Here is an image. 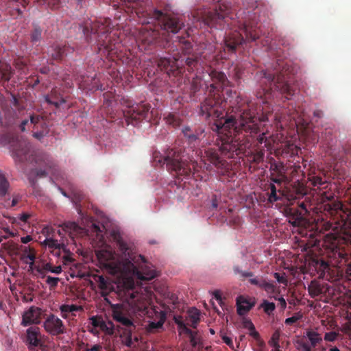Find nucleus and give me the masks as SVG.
Listing matches in <instances>:
<instances>
[{
  "label": "nucleus",
  "mask_w": 351,
  "mask_h": 351,
  "mask_svg": "<svg viewBox=\"0 0 351 351\" xmlns=\"http://www.w3.org/2000/svg\"><path fill=\"white\" fill-rule=\"evenodd\" d=\"M209 97L200 107V114L206 119L213 118V131L221 134V145L218 149L208 148L204 149L207 160L215 166L223 165L221 158H233L241 157L252 145V138L260 132L258 123H254V112H247L245 108L237 115L225 118L221 110L223 100Z\"/></svg>",
  "instance_id": "nucleus-1"
},
{
  "label": "nucleus",
  "mask_w": 351,
  "mask_h": 351,
  "mask_svg": "<svg viewBox=\"0 0 351 351\" xmlns=\"http://www.w3.org/2000/svg\"><path fill=\"white\" fill-rule=\"evenodd\" d=\"M10 101L0 93V133L2 140L10 145L12 157L17 162L35 163L36 175L54 174L58 169L55 160L46 154L36 155L29 143L15 132L17 113L10 106Z\"/></svg>",
  "instance_id": "nucleus-2"
},
{
  "label": "nucleus",
  "mask_w": 351,
  "mask_h": 351,
  "mask_svg": "<svg viewBox=\"0 0 351 351\" xmlns=\"http://www.w3.org/2000/svg\"><path fill=\"white\" fill-rule=\"evenodd\" d=\"M111 237L120 253L119 258L116 259L114 253L109 250H97L96 255L112 274L128 277L125 285L134 279L149 281L156 276V271L151 268L145 258L137 254L134 243L124 239L118 231H112Z\"/></svg>",
  "instance_id": "nucleus-3"
},
{
  "label": "nucleus",
  "mask_w": 351,
  "mask_h": 351,
  "mask_svg": "<svg viewBox=\"0 0 351 351\" xmlns=\"http://www.w3.org/2000/svg\"><path fill=\"white\" fill-rule=\"evenodd\" d=\"M182 132L189 147L169 149L165 155L155 151L152 156V163L154 167L165 169L170 173H175L176 176H189L191 169H195V164H197L198 159L206 164V154L198 148L204 137V129L201 127L192 129L189 126H184Z\"/></svg>",
  "instance_id": "nucleus-4"
},
{
  "label": "nucleus",
  "mask_w": 351,
  "mask_h": 351,
  "mask_svg": "<svg viewBox=\"0 0 351 351\" xmlns=\"http://www.w3.org/2000/svg\"><path fill=\"white\" fill-rule=\"evenodd\" d=\"M208 74V79L205 80L208 96L204 101L209 97L215 99V100H217L218 97L221 98L223 100V103L221 104V110L225 118L230 115H237V119L239 120L238 114L243 108H245L247 112H254L255 123H257V121H268L267 112L265 110L264 107L261 108L260 104H255L252 101L240 104L241 99L237 95L236 92H232L229 89L226 90L227 97H224L222 92L223 88L229 85L230 82L223 72L210 69Z\"/></svg>",
  "instance_id": "nucleus-5"
},
{
  "label": "nucleus",
  "mask_w": 351,
  "mask_h": 351,
  "mask_svg": "<svg viewBox=\"0 0 351 351\" xmlns=\"http://www.w3.org/2000/svg\"><path fill=\"white\" fill-rule=\"evenodd\" d=\"M208 74V79L205 80L208 96L204 101L209 97L215 99V100H217L218 97L221 98L223 100V103L221 104V110L225 118L230 115H237V119L239 120L238 114L243 108H245L247 112H254L255 123H257V121H268L267 112L265 110L264 107L261 108L260 104H255L252 101L240 104L241 99L237 95L236 92H232L229 89L226 90L227 97H224L222 92L223 88L229 85L230 82L223 72L210 69Z\"/></svg>",
  "instance_id": "nucleus-6"
},
{
  "label": "nucleus",
  "mask_w": 351,
  "mask_h": 351,
  "mask_svg": "<svg viewBox=\"0 0 351 351\" xmlns=\"http://www.w3.org/2000/svg\"><path fill=\"white\" fill-rule=\"evenodd\" d=\"M111 29V19L104 18L86 22L83 32L89 43L97 45V53L101 59L115 61L120 43L110 36Z\"/></svg>",
  "instance_id": "nucleus-7"
},
{
  "label": "nucleus",
  "mask_w": 351,
  "mask_h": 351,
  "mask_svg": "<svg viewBox=\"0 0 351 351\" xmlns=\"http://www.w3.org/2000/svg\"><path fill=\"white\" fill-rule=\"evenodd\" d=\"M277 63L278 68H275L274 72L263 71L260 73L259 85L261 88L256 91V96L263 104L268 103L272 93L275 91L285 95L287 99L295 93V90L290 84L289 68L278 62Z\"/></svg>",
  "instance_id": "nucleus-8"
},
{
  "label": "nucleus",
  "mask_w": 351,
  "mask_h": 351,
  "mask_svg": "<svg viewBox=\"0 0 351 351\" xmlns=\"http://www.w3.org/2000/svg\"><path fill=\"white\" fill-rule=\"evenodd\" d=\"M270 181L265 184V191H267L268 195V201L270 203L278 201L281 198V196L285 197L287 200L291 201L303 197L308 193V190L313 189L314 191H321L325 189L328 186V180L325 178L326 177H306L307 180H304L306 182L305 185L302 182L297 181V183L291 184L289 186L286 187V189L281 191L278 189L274 182L280 184L281 179H273L274 177H269ZM306 178V177H304Z\"/></svg>",
  "instance_id": "nucleus-9"
},
{
  "label": "nucleus",
  "mask_w": 351,
  "mask_h": 351,
  "mask_svg": "<svg viewBox=\"0 0 351 351\" xmlns=\"http://www.w3.org/2000/svg\"><path fill=\"white\" fill-rule=\"evenodd\" d=\"M103 96L104 104L100 108L101 115L106 118H114L117 116L119 104L125 107L121 111L128 125H134V122L144 119L149 110V106L145 104H134L129 98L120 97L112 91L104 93Z\"/></svg>",
  "instance_id": "nucleus-10"
},
{
  "label": "nucleus",
  "mask_w": 351,
  "mask_h": 351,
  "mask_svg": "<svg viewBox=\"0 0 351 351\" xmlns=\"http://www.w3.org/2000/svg\"><path fill=\"white\" fill-rule=\"evenodd\" d=\"M123 290V300L126 304H114L112 306V317L114 321L119 324L116 327L117 330L119 332V328H124L123 333L127 335V345L131 346L132 343V328H134L132 318L128 310V305L135 308L138 311H142L145 308L143 303L138 304L143 298L142 294L135 291L134 281L128 282V285H125Z\"/></svg>",
  "instance_id": "nucleus-11"
},
{
  "label": "nucleus",
  "mask_w": 351,
  "mask_h": 351,
  "mask_svg": "<svg viewBox=\"0 0 351 351\" xmlns=\"http://www.w3.org/2000/svg\"><path fill=\"white\" fill-rule=\"evenodd\" d=\"M125 3L126 12L135 13L143 23H158L161 29L172 34L178 33L184 26V23L177 16L165 14L158 10L147 8L140 0H121Z\"/></svg>",
  "instance_id": "nucleus-12"
},
{
  "label": "nucleus",
  "mask_w": 351,
  "mask_h": 351,
  "mask_svg": "<svg viewBox=\"0 0 351 351\" xmlns=\"http://www.w3.org/2000/svg\"><path fill=\"white\" fill-rule=\"evenodd\" d=\"M178 38V44L175 46L176 53L171 58H160L158 60V66L161 70L174 72L182 69L184 66H188V71L191 72L198 64L197 56L191 54L192 45L184 38Z\"/></svg>",
  "instance_id": "nucleus-13"
},
{
  "label": "nucleus",
  "mask_w": 351,
  "mask_h": 351,
  "mask_svg": "<svg viewBox=\"0 0 351 351\" xmlns=\"http://www.w3.org/2000/svg\"><path fill=\"white\" fill-rule=\"evenodd\" d=\"M239 29V31L235 29L226 33L224 37L225 50L228 52H235L237 48L245 42L243 34L247 41H254L259 38L261 33L253 23L247 21L240 22Z\"/></svg>",
  "instance_id": "nucleus-14"
},
{
  "label": "nucleus",
  "mask_w": 351,
  "mask_h": 351,
  "mask_svg": "<svg viewBox=\"0 0 351 351\" xmlns=\"http://www.w3.org/2000/svg\"><path fill=\"white\" fill-rule=\"evenodd\" d=\"M218 5L215 6L214 10L205 12L197 20L202 19L205 25L210 27L224 28L225 25L228 24V15L230 6L221 3V0H217Z\"/></svg>",
  "instance_id": "nucleus-15"
},
{
  "label": "nucleus",
  "mask_w": 351,
  "mask_h": 351,
  "mask_svg": "<svg viewBox=\"0 0 351 351\" xmlns=\"http://www.w3.org/2000/svg\"><path fill=\"white\" fill-rule=\"evenodd\" d=\"M341 238L335 233H328L325 236L324 242L332 250V256L341 265H346V271L351 276V261H348V254L339 246Z\"/></svg>",
  "instance_id": "nucleus-16"
},
{
  "label": "nucleus",
  "mask_w": 351,
  "mask_h": 351,
  "mask_svg": "<svg viewBox=\"0 0 351 351\" xmlns=\"http://www.w3.org/2000/svg\"><path fill=\"white\" fill-rule=\"evenodd\" d=\"M29 119H25L20 125L19 128L22 132L25 130V127L32 126L33 136L41 141L49 132V128L47 124L46 120L43 116L39 114H31Z\"/></svg>",
  "instance_id": "nucleus-17"
},
{
  "label": "nucleus",
  "mask_w": 351,
  "mask_h": 351,
  "mask_svg": "<svg viewBox=\"0 0 351 351\" xmlns=\"http://www.w3.org/2000/svg\"><path fill=\"white\" fill-rule=\"evenodd\" d=\"M147 313L150 317V320L148 321L147 324L148 330L154 332V330L162 328L167 318L166 313L156 307L152 308Z\"/></svg>",
  "instance_id": "nucleus-18"
},
{
  "label": "nucleus",
  "mask_w": 351,
  "mask_h": 351,
  "mask_svg": "<svg viewBox=\"0 0 351 351\" xmlns=\"http://www.w3.org/2000/svg\"><path fill=\"white\" fill-rule=\"evenodd\" d=\"M91 324L95 328H99L106 335H117V328L114 323L108 318L101 316H93L90 317Z\"/></svg>",
  "instance_id": "nucleus-19"
},
{
  "label": "nucleus",
  "mask_w": 351,
  "mask_h": 351,
  "mask_svg": "<svg viewBox=\"0 0 351 351\" xmlns=\"http://www.w3.org/2000/svg\"><path fill=\"white\" fill-rule=\"evenodd\" d=\"M44 328L52 335H59L64 333V326L62 321L54 315L50 314L44 322Z\"/></svg>",
  "instance_id": "nucleus-20"
},
{
  "label": "nucleus",
  "mask_w": 351,
  "mask_h": 351,
  "mask_svg": "<svg viewBox=\"0 0 351 351\" xmlns=\"http://www.w3.org/2000/svg\"><path fill=\"white\" fill-rule=\"evenodd\" d=\"M301 149L299 147L289 142L280 145L275 149V155L278 158H293L298 155Z\"/></svg>",
  "instance_id": "nucleus-21"
},
{
  "label": "nucleus",
  "mask_w": 351,
  "mask_h": 351,
  "mask_svg": "<svg viewBox=\"0 0 351 351\" xmlns=\"http://www.w3.org/2000/svg\"><path fill=\"white\" fill-rule=\"evenodd\" d=\"M160 30L162 31L161 33L156 29H152L151 27L149 29L144 27L141 32L139 39L142 44L146 46H151L156 42L160 34L165 35V34L170 33L162 30L161 28Z\"/></svg>",
  "instance_id": "nucleus-22"
},
{
  "label": "nucleus",
  "mask_w": 351,
  "mask_h": 351,
  "mask_svg": "<svg viewBox=\"0 0 351 351\" xmlns=\"http://www.w3.org/2000/svg\"><path fill=\"white\" fill-rule=\"evenodd\" d=\"M77 84L80 89L87 91H95L102 90V86L99 83V80L95 77H85L81 75L76 78Z\"/></svg>",
  "instance_id": "nucleus-23"
},
{
  "label": "nucleus",
  "mask_w": 351,
  "mask_h": 351,
  "mask_svg": "<svg viewBox=\"0 0 351 351\" xmlns=\"http://www.w3.org/2000/svg\"><path fill=\"white\" fill-rule=\"evenodd\" d=\"M42 311L40 308L31 306L28 311L23 315L21 324L23 326H27L34 324H38L40 322Z\"/></svg>",
  "instance_id": "nucleus-24"
},
{
  "label": "nucleus",
  "mask_w": 351,
  "mask_h": 351,
  "mask_svg": "<svg viewBox=\"0 0 351 351\" xmlns=\"http://www.w3.org/2000/svg\"><path fill=\"white\" fill-rule=\"evenodd\" d=\"M72 51V49L66 45H61L55 44L48 49V54L51 56L53 60H60L66 56L69 53Z\"/></svg>",
  "instance_id": "nucleus-25"
},
{
  "label": "nucleus",
  "mask_w": 351,
  "mask_h": 351,
  "mask_svg": "<svg viewBox=\"0 0 351 351\" xmlns=\"http://www.w3.org/2000/svg\"><path fill=\"white\" fill-rule=\"evenodd\" d=\"M44 99L47 104L54 106L56 108L66 102L60 93V89L57 88H53L49 94L45 95Z\"/></svg>",
  "instance_id": "nucleus-26"
},
{
  "label": "nucleus",
  "mask_w": 351,
  "mask_h": 351,
  "mask_svg": "<svg viewBox=\"0 0 351 351\" xmlns=\"http://www.w3.org/2000/svg\"><path fill=\"white\" fill-rule=\"evenodd\" d=\"M60 227L61 229L58 231V234L62 236L63 233L68 234L72 239L80 234L82 230L75 222H65Z\"/></svg>",
  "instance_id": "nucleus-27"
},
{
  "label": "nucleus",
  "mask_w": 351,
  "mask_h": 351,
  "mask_svg": "<svg viewBox=\"0 0 351 351\" xmlns=\"http://www.w3.org/2000/svg\"><path fill=\"white\" fill-rule=\"evenodd\" d=\"M249 282L263 289H264L267 293H274L275 292V286L272 282H267L263 277H256L250 278Z\"/></svg>",
  "instance_id": "nucleus-28"
},
{
  "label": "nucleus",
  "mask_w": 351,
  "mask_h": 351,
  "mask_svg": "<svg viewBox=\"0 0 351 351\" xmlns=\"http://www.w3.org/2000/svg\"><path fill=\"white\" fill-rule=\"evenodd\" d=\"M42 244L47 246L51 250V252L57 256L61 255V250L65 245L63 243H60L57 239L53 238H46Z\"/></svg>",
  "instance_id": "nucleus-29"
},
{
  "label": "nucleus",
  "mask_w": 351,
  "mask_h": 351,
  "mask_svg": "<svg viewBox=\"0 0 351 351\" xmlns=\"http://www.w3.org/2000/svg\"><path fill=\"white\" fill-rule=\"evenodd\" d=\"M254 306V303H251L243 296H239L237 298V313L239 315H243L251 310Z\"/></svg>",
  "instance_id": "nucleus-30"
},
{
  "label": "nucleus",
  "mask_w": 351,
  "mask_h": 351,
  "mask_svg": "<svg viewBox=\"0 0 351 351\" xmlns=\"http://www.w3.org/2000/svg\"><path fill=\"white\" fill-rule=\"evenodd\" d=\"M324 210L328 213L331 217H335L337 215L341 216L343 213V204L340 202H330L324 204Z\"/></svg>",
  "instance_id": "nucleus-31"
},
{
  "label": "nucleus",
  "mask_w": 351,
  "mask_h": 351,
  "mask_svg": "<svg viewBox=\"0 0 351 351\" xmlns=\"http://www.w3.org/2000/svg\"><path fill=\"white\" fill-rule=\"evenodd\" d=\"M291 210L293 212V217L295 220V222L298 223V224L305 219V216L308 213V209L306 207V204L304 202L298 203V208H292Z\"/></svg>",
  "instance_id": "nucleus-32"
},
{
  "label": "nucleus",
  "mask_w": 351,
  "mask_h": 351,
  "mask_svg": "<svg viewBox=\"0 0 351 351\" xmlns=\"http://www.w3.org/2000/svg\"><path fill=\"white\" fill-rule=\"evenodd\" d=\"M39 335L40 330L39 328L36 326L29 327L27 330V343L32 346H37L39 345Z\"/></svg>",
  "instance_id": "nucleus-33"
},
{
  "label": "nucleus",
  "mask_w": 351,
  "mask_h": 351,
  "mask_svg": "<svg viewBox=\"0 0 351 351\" xmlns=\"http://www.w3.org/2000/svg\"><path fill=\"white\" fill-rule=\"evenodd\" d=\"M94 280L98 284V287L101 291V295L106 296L110 290L111 285L108 282L103 276H95Z\"/></svg>",
  "instance_id": "nucleus-34"
},
{
  "label": "nucleus",
  "mask_w": 351,
  "mask_h": 351,
  "mask_svg": "<svg viewBox=\"0 0 351 351\" xmlns=\"http://www.w3.org/2000/svg\"><path fill=\"white\" fill-rule=\"evenodd\" d=\"M94 280L98 284V287L101 291V295L106 296L110 290L111 285L108 282L103 276H95Z\"/></svg>",
  "instance_id": "nucleus-35"
},
{
  "label": "nucleus",
  "mask_w": 351,
  "mask_h": 351,
  "mask_svg": "<svg viewBox=\"0 0 351 351\" xmlns=\"http://www.w3.org/2000/svg\"><path fill=\"white\" fill-rule=\"evenodd\" d=\"M11 66L7 63L0 64V84L8 82L11 77Z\"/></svg>",
  "instance_id": "nucleus-36"
},
{
  "label": "nucleus",
  "mask_w": 351,
  "mask_h": 351,
  "mask_svg": "<svg viewBox=\"0 0 351 351\" xmlns=\"http://www.w3.org/2000/svg\"><path fill=\"white\" fill-rule=\"evenodd\" d=\"M60 310L62 313V317L66 319L68 317V314L69 313L82 311L83 308L81 306H77L75 304H62L60 306Z\"/></svg>",
  "instance_id": "nucleus-37"
},
{
  "label": "nucleus",
  "mask_w": 351,
  "mask_h": 351,
  "mask_svg": "<svg viewBox=\"0 0 351 351\" xmlns=\"http://www.w3.org/2000/svg\"><path fill=\"white\" fill-rule=\"evenodd\" d=\"M306 336L308 337L311 343V348L316 347L322 341V338L320 334L314 330H307L306 332Z\"/></svg>",
  "instance_id": "nucleus-38"
},
{
  "label": "nucleus",
  "mask_w": 351,
  "mask_h": 351,
  "mask_svg": "<svg viewBox=\"0 0 351 351\" xmlns=\"http://www.w3.org/2000/svg\"><path fill=\"white\" fill-rule=\"evenodd\" d=\"M36 270L38 273L43 275H44L45 272L47 271L56 274H59L62 271V267L61 266L53 267L50 263H45L42 267H38Z\"/></svg>",
  "instance_id": "nucleus-39"
},
{
  "label": "nucleus",
  "mask_w": 351,
  "mask_h": 351,
  "mask_svg": "<svg viewBox=\"0 0 351 351\" xmlns=\"http://www.w3.org/2000/svg\"><path fill=\"white\" fill-rule=\"evenodd\" d=\"M308 291L312 298L317 297L322 293V287L315 280L312 281L308 285Z\"/></svg>",
  "instance_id": "nucleus-40"
},
{
  "label": "nucleus",
  "mask_w": 351,
  "mask_h": 351,
  "mask_svg": "<svg viewBox=\"0 0 351 351\" xmlns=\"http://www.w3.org/2000/svg\"><path fill=\"white\" fill-rule=\"evenodd\" d=\"M165 119L168 125H172L174 128L179 127L182 122V120L178 114H169Z\"/></svg>",
  "instance_id": "nucleus-41"
},
{
  "label": "nucleus",
  "mask_w": 351,
  "mask_h": 351,
  "mask_svg": "<svg viewBox=\"0 0 351 351\" xmlns=\"http://www.w3.org/2000/svg\"><path fill=\"white\" fill-rule=\"evenodd\" d=\"M189 317L192 323V327L195 328L197 323L199 322V311L197 308L191 310L189 311Z\"/></svg>",
  "instance_id": "nucleus-42"
},
{
  "label": "nucleus",
  "mask_w": 351,
  "mask_h": 351,
  "mask_svg": "<svg viewBox=\"0 0 351 351\" xmlns=\"http://www.w3.org/2000/svg\"><path fill=\"white\" fill-rule=\"evenodd\" d=\"M42 36V29L38 26H35L33 31L31 33V41L32 43H36L41 39Z\"/></svg>",
  "instance_id": "nucleus-43"
},
{
  "label": "nucleus",
  "mask_w": 351,
  "mask_h": 351,
  "mask_svg": "<svg viewBox=\"0 0 351 351\" xmlns=\"http://www.w3.org/2000/svg\"><path fill=\"white\" fill-rule=\"evenodd\" d=\"M9 182L5 177H0V196H5L9 188Z\"/></svg>",
  "instance_id": "nucleus-44"
},
{
  "label": "nucleus",
  "mask_w": 351,
  "mask_h": 351,
  "mask_svg": "<svg viewBox=\"0 0 351 351\" xmlns=\"http://www.w3.org/2000/svg\"><path fill=\"white\" fill-rule=\"evenodd\" d=\"M201 88V80L200 79L196 77L193 78L191 84V93L193 94V95L200 90Z\"/></svg>",
  "instance_id": "nucleus-45"
},
{
  "label": "nucleus",
  "mask_w": 351,
  "mask_h": 351,
  "mask_svg": "<svg viewBox=\"0 0 351 351\" xmlns=\"http://www.w3.org/2000/svg\"><path fill=\"white\" fill-rule=\"evenodd\" d=\"M296 348L299 351H312L310 345L303 339L297 341Z\"/></svg>",
  "instance_id": "nucleus-46"
},
{
  "label": "nucleus",
  "mask_w": 351,
  "mask_h": 351,
  "mask_svg": "<svg viewBox=\"0 0 351 351\" xmlns=\"http://www.w3.org/2000/svg\"><path fill=\"white\" fill-rule=\"evenodd\" d=\"M261 307L263 308L266 313L270 314L272 311L275 310L276 306L274 302H269L267 300H265L261 304Z\"/></svg>",
  "instance_id": "nucleus-47"
},
{
  "label": "nucleus",
  "mask_w": 351,
  "mask_h": 351,
  "mask_svg": "<svg viewBox=\"0 0 351 351\" xmlns=\"http://www.w3.org/2000/svg\"><path fill=\"white\" fill-rule=\"evenodd\" d=\"M175 322L178 326L180 333H185L186 335L191 334L192 330L189 329L183 322L177 319H176Z\"/></svg>",
  "instance_id": "nucleus-48"
},
{
  "label": "nucleus",
  "mask_w": 351,
  "mask_h": 351,
  "mask_svg": "<svg viewBox=\"0 0 351 351\" xmlns=\"http://www.w3.org/2000/svg\"><path fill=\"white\" fill-rule=\"evenodd\" d=\"M72 201L77 206V203L80 202L83 198V194L81 191L77 189L71 190Z\"/></svg>",
  "instance_id": "nucleus-49"
},
{
  "label": "nucleus",
  "mask_w": 351,
  "mask_h": 351,
  "mask_svg": "<svg viewBox=\"0 0 351 351\" xmlns=\"http://www.w3.org/2000/svg\"><path fill=\"white\" fill-rule=\"evenodd\" d=\"M15 66L17 69L21 71L23 73H25L27 68V63L23 58H18L15 60Z\"/></svg>",
  "instance_id": "nucleus-50"
},
{
  "label": "nucleus",
  "mask_w": 351,
  "mask_h": 351,
  "mask_svg": "<svg viewBox=\"0 0 351 351\" xmlns=\"http://www.w3.org/2000/svg\"><path fill=\"white\" fill-rule=\"evenodd\" d=\"M233 271H234V274H236V275L239 274V275H241V277H244V278L253 276L252 272L243 271L240 269L239 265H234L233 267Z\"/></svg>",
  "instance_id": "nucleus-51"
},
{
  "label": "nucleus",
  "mask_w": 351,
  "mask_h": 351,
  "mask_svg": "<svg viewBox=\"0 0 351 351\" xmlns=\"http://www.w3.org/2000/svg\"><path fill=\"white\" fill-rule=\"evenodd\" d=\"M279 338H280V334L278 332H275L272 336L271 339L269 341V344L271 346H273L274 348H279Z\"/></svg>",
  "instance_id": "nucleus-52"
},
{
  "label": "nucleus",
  "mask_w": 351,
  "mask_h": 351,
  "mask_svg": "<svg viewBox=\"0 0 351 351\" xmlns=\"http://www.w3.org/2000/svg\"><path fill=\"white\" fill-rule=\"evenodd\" d=\"M59 281H60L59 278L52 277L50 276H47V280H46V282H47V284L49 285L51 290L55 289L57 287Z\"/></svg>",
  "instance_id": "nucleus-53"
},
{
  "label": "nucleus",
  "mask_w": 351,
  "mask_h": 351,
  "mask_svg": "<svg viewBox=\"0 0 351 351\" xmlns=\"http://www.w3.org/2000/svg\"><path fill=\"white\" fill-rule=\"evenodd\" d=\"M250 335L252 336L256 341L257 346H262L263 344V340L261 339L259 333L256 331L255 328L250 330Z\"/></svg>",
  "instance_id": "nucleus-54"
},
{
  "label": "nucleus",
  "mask_w": 351,
  "mask_h": 351,
  "mask_svg": "<svg viewBox=\"0 0 351 351\" xmlns=\"http://www.w3.org/2000/svg\"><path fill=\"white\" fill-rule=\"evenodd\" d=\"M62 252L64 253L62 258L66 263H71L73 261L72 258L73 254L69 250L66 249L65 245L62 249L61 252Z\"/></svg>",
  "instance_id": "nucleus-55"
},
{
  "label": "nucleus",
  "mask_w": 351,
  "mask_h": 351,
  "mask_svg": "<svg viewBox=\"0 0 351 351\" xmlns=\"http://www.w3.org/2000/svg\"><path fill=\"white\" fill-rule=\"evenodd\" d=\"M190 337V342L193 347H196L199 341V339L197 337V332L192 331L191 334H187Z\"/></svg>",
  "instance_id": "nucleus-56"
},
{
  "label": "nucleus",
  "mask_w": 351,
  "mask_h": 351,
  "mask_svg": "<svg viewBox=\"0 0 351 351\" xmlns=\"http://www.w3.org/2000/svg\"><path fill=\"white\" fill-rule=\"evenodd\" d=\"M338 336V333L335 332H326L324 336V339L328 341H334Z\"/></svg>",
  "instance_id": "nucleus-57"
},
{
  "label": "nucleus",
  "mask_w": 351,
  "mask_h": 351,
  "mask_svg": "<svg viewBox=\"0 0 351 351\" xmlns=\"http://www.w3.org/2000/svg\"><path fill=\"white\" fill-rule=\"evenodd\" d=\"M223 341L228 345L230 348L234 349V344L232 339L225 334H221Z\"/></svg>",
  "instance_id": "nucleus-58"
},
{
  "label": "nucleus",
  "mask_w": 351,
  "mask_h": 351,
  "mask_svg": "<svg viewBox=\"0 0 351 351\" xmlns=\"http://www.w3.org/2000/svg\"><path fill=\"white\" fill-rule=\"evenodd\" d=\"M214 298L218 301L219 304L223 307L224 305V303L223 302V299L221 295V292L219 290L214 291L213 293Z\"/></svg>",
  "instance_id": "nucleus-59"
},
{
  "label": "nucleus",
  "mask_w": 351,
  "mask_h": 351,
  "mask_svg": "<svg viewBox=\"0 0 351 351\" xmlns=\"http://www.w3.org/2000/svg\"><path fill=\"white\" fill-rule=\"evenodd\" d=\"M291 119L295 121L296 123H300L303 119L302 118V114L300 113L298 110H295L294 112H293L291 114Z\"/></svg>",
  "instance_id": "nucleus-60"
},
{
  "label": "nucleus",
  "mask_w": 351,
  "mask_h": 351,
  "mask_svg": "<svg viewBox=\"0 0 351 351\" xmlns=\"http://www.w3.org/2000/svg\"><path fill=\"white\" fill-rule=\"evenodd\" d=\"M53 229L49 226H46L43 228L42 230L43 234H45L47 237V238H50L49 236L53 235Z\"/></svg>",
  "instance_id": "nucleus-61"
},
{
  "label": "nucleus",
  "mask_w": 351,
  "mask_h": 351,
  "mask_svg": "<svg viewBox=\"0 0 351 351\" xmlns=\"http://www.w3.org/2000/svg\"><path fill=\"white\" fill-rule=\"evenodd\" d=\"M274 277L278 282L283 284L287 283V279L285 277L282 275H280L279 273H274Z\"/></svg>",
  "instance_id": "nucleus-62"
},
{
  "label": "nucleus",
  "mask_w": 351,
  "mask_h": 351,
  "mask_svg": "<svg viewBox=\"0 0 351 351\" xmlns=\"http://www.w3.org/2000/svg\"><path fill=\"white\" fill-rule=\"evenodd\" d=\"M299 319L298 317L292 316L291 317H288L285 319V324L287 325H292L295 323Z\"/></svg>",
  "instance_id": "nucleus-63"
},
{
  "label": "nucleus",
  "mask_w": 351,
  "mask_h": 351,
  "mask_svg": "<svg viewBox=\"0 0 351 351\" xmlns=\"http://www.w3.org/2000/svg\"><path fill=\"white\" fill-rule=\"evenodd\" d=\"M243 326L245 328L250 330H254L255 328L253 323L250 320H245L243 322Z\"/></svg>",
  "instance_id": "nucleus-64"
}]
</instances>
